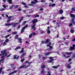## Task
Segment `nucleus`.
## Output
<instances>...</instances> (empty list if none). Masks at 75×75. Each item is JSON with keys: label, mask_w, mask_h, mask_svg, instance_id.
<instances>
[{"label": "nucleus", "mask_w": 75, "mask_h": 75, "mask_svg": "<svg viewBox=\"0 0 75 75\" xmlns=\"http://www.w3.org/2000/svg\"><path fill=\"white\" fill-rule=\"evenodd\" d=\"M26 22L27 21H24L22 24L23 25H24L25 24V23H26Z\"/></svg>", "instance_id": "8fccbe9b"}, {"label": "nucleus", "mask_w": 75, "mask_h": 75, "mask_svg": "<svg viewBox=\"0 0 75 75\" xmlns=\"http://www.w3.org/2000/svg\"><path fill=\"white\" fill-rule=\"evenodd\" d=\"M10 21H11V19H8L7 20V23H9V22H10Z\"/></svg>", "instance_id": "5fc2aeb1"}, {"label": "nucleus", "mask_w": 75, "mask_h": 75, "mask_svg": "<svg viewBox=\"0 0 75 75\" xmlns=\"http://www.w3.org/2000/svg\"><path fill=\"white\" fill-rule=\"evenodd\" d=\"M64 12V11H63L62 9H60L59 10V13L60 14H63V12Z\"/></svg>", "instance_id": "0eeeda50"}, {"label": "nucleus", "mask_w": 75, "mask_h": 75, "mask_svg": "<svg viewBox=\"0 0 75 75\" xmlns=\"http://www.w3.org/2000/svg\"><path fill=\"white\" fill-rule=\"evenodd\" d=\"M41 68L42 69H44V68H45V65H42L41 66Z\"/></svg>", "instance_id": "5701e85b"}, {"label": "nucleus", "mask_w": 75, "mask_h": 75, "mask_svg": "<svg viewBox=\"0 0 75 75\" xmlns=\"http://www.w3.org/2000/svg\"><path fill=\"white\" fill-rule=\"evenodd\" d=\"M47 32L48 34H50L51 33V31L50 30H47Z\"/></svg>", "instance_id": "79ce46f5"}, {"label": "nucleus", "mask_w": 75, "mask_h": 75, "mask_svg": "<svg viewBox=\"0 0 75 75\" xmlns=\"http://www.w3.org/2000/svg\"><path fill=\"white\" fill-rule=\"evenodd\" d=\"M11 68L12 69H16V67L14 66V65L13 64H11Z\"/></svg>", "instance_id": "39448f33"}, {"label": "nucleus", "mask_w": 75, "mask_h": 75, "mask_svg": "<svg viewBox=\"0 0 75 75\" xmlns=\"http://www.w3.org/2000/svg\"><path fill=\"white\" fill-rule=\"evenodd\" d=\"M71 25H72V23H70L69 25V27H71Z\"/></svg>", "instance_id": "052dcab7"}, {"label": "nucleus", "mask_w": 75, "mask_h": 75, "mask_svg": "<svg viewBox=\"0 0 75 75\" xmlns=\"http://www.w3.org/2000/svg\"><path fill=\"white\" fill-rule=\"evenodd\" d=\"M18 35H16L14 37L15 39H16V38H18Z\"/></svg>", "instance_id": "72a5a7b5"}, {"label": "nucleus", "mask_w": 75, "mask_h": 75, "mask_svg": "<svg viewBox=\"0 0 75 75\" xmlns=\"http://www.w3.org/2000/svg\"><path fill=\"white\" fill-rule=\"evenodd\" d=\"M17 72H18V70H15L13 71L11 73V74H15V73H16Z\"/></svg>", "instance_id": "ddd939ff"}, {"label": "nucleus", "mask_w": 75, "mask_h": 75, "mask_svg": "<svg viewBox=\"0 0 75 75\" xmlns=\"http://www.w3.org/2000/svg\"><path fill=\"white\" fill-rule=\"evenodd\" d=\"M4 8H2L1 9H0V11H4Z\"/></svg>", "instance_id": "c03bdc74"}, {"label": "nucleus", "mask_w": 75, "mask_h": 75, "mask_svg": "<svg viewBox=\"0 0 75 75\" xmlns=\"http://www.w3.org/2000/svg\"><path fill=\"white\" fill-rule=\"evenodd\" d=\"M71 23H73L74 24H75V21H72V22H71Z\"/></svg>", "instance_id": "338daca9"}, {"label": "nucleus", "mask_w": 75, "mask_h": 75, "mask_svg": "<svg viewBox=\"0 0 75 75\" xmlns=\"http://www.w3.org/2000/svg\"><path fill=\"white\" fill-rule=\"evenodd\" d=\"M65 53L66 54H67V55H71L72 54V52H65Z\"/></svg>", "instance_id": "f3484780"}, {"label": "nucleus", "mask_w": 75, "mask_h": 75, "mask_svg": "<svg viewBox=\"0 0 75 75\" xmlns=\"http://www.w3.org/2000/svg\"><path fill=\"white\" fill-rule=\"evenodd\" d=\"M24 7L25 8H28V6H25Z\"/></svg>", "instance_id": "4d7b16f0"}, {"label": "nucleus", "mask_w": 75, "mask_h": 75, "mask_svg": "<svg viewBox=\"0 0 75 75\" xmlns=\"http://www.w3.org/2000/svg\"><path fill=\"white\" fill-rule=\"evenodd\" d=\"M32 36H33V34H30L29 37V38H31L32 37Z\"/></svg>", "instance_id": "c85d7f7f"}, {"label": "nucleus", "mask_w": 75, "mask_h": 75, "mask_svg": "<svg viewBox=\"0 0 75 75\" xmlns=\"http://www.w3.org/2000/svg\"><path fill=\"white\" fill-rule=\"evenodd\" d=\"M11 53L9 54H8V55L7 56V58H8V57H10L11 56Z\"/></svg>", "instance_id": "a19ab883"}, {"label": "nucleus", "mask_w": 75, "mask_h": 75, "mask_svg": "<svg viewBox=\"0 0 75 75\" xmlns=\"http://www.w3.org/2000/svg\"><path fill=\"white\" fill-rule=\"evenodd\" d=\"M1 53H3V54H2V55H5V54H6V50L1 51Z\"/></svg>", "instance_id": "1a4fd4ad"}, {"label": "nucleus", "mask_w": 75, "mask_h": 75, "mask_svg": "<svg viewBox=\"0 0 75 75\" xmlns=\"http://www.w3.org/2000/svg\"><path fill=\"white\" fill-rule=\"evenodd\" d=\"M34 1H35V3H39V1H38L37 0H34Z\"/></svg>", "instance_id": "de8ad7c7"}, {"label": "nucleus", "mask_w": 75, "mask_h": 75, "mask_svg": "<svg viewBox=\"0 0 75 75\" xmlns=\"http://www.w3.org/2000/svg\"><path fill=\"white\" fill-rule=\"evenodd\" d=\"M26 67V65H23L22 66H21L20 67H19V68L20 69H21V68H25V67Z\"/></svg>", "instance_id": "9b49d317"}, {"label": "nucleus", "mask_w": 75, "mask_h": 75, "mask_svg": "<svg viewBox=\"0 0 75 75\" xmlns=\"http://www.w3.org/2000/svg\"><path fill=\"white\" fill-rule=\"evenodd\" d=\"M67 68H69V69H71V66L70 65H69V64H67Z\"/></svg>", "instance_id": "dca6fc26"}, {"label": "nucleus", "mask_w": 75, "mask_h": 75, "mask_svg": "<svg viewBox=\"0 0 75 75\" xmlns=\"http://www.w3.org/2000/svg\"><path fill=\"white\" fill-rule=\"evenodd\" d=\"M24 31H25V27H23L21 31V33L22 34L23 32H24Z\"/></svg>", "instance_id": "423d86ee"}, {"label": "nucleus", "mask_w": 75, "mask_h": 75, "mask_svg": "<svg viewBox=\"0 0 75 75\" xmlns=\"http://www.w3.org/2000/svg\"><path fill=\"white\" fill-rule=\"evenodd\" d=\"M13 57V59H16V55H14Z\"/></svg>", "instance_id": "0e129e2a"}, {"label": "nucleus", "mask_w": 75, "mask_h": 75, "mask_svg": "<svg viewBox=\"0 0 75 75\" xmlns=\"http://www.w3.org/2000/svg\"><path fill=\"white\" fill-rule=\"evenodd\" d=\"M70 17L72 18H75V15L72 13H70Z\"/></svg>", "instance_id": "20e7f679"}, {"label": "nucleus", "mask_w": 75, "mask_h": 75, "mask_svg": "<svg viewBox=\"0 0 75 75\" xmlns=\"http://www.w3.org/2000/svg\"><path fill=\"white\" fill-rule=\"evenodd\" d=\"M51 42H50L49 44H48L47 45V47H50V45H51Z\"/></svg>", "instance_id": "7c9ffc66"}, {"label": "nucleus", "mask_w": 75, "mask_h": 75, "mask_svg": "<svg viewBox=\"0 0 75 75\" xmlns=\"http://www.w3.org/2000/svg\"><path fill=\"white\" fill-rule=\"evenodd\" d=\"M64 18L65 17L64 16H62L60 18V19H61V20H64Z\"/></svg>", "instance_id": "c9c22d12"}, {"label": "nucleus", "mask_w": 75, "mask_h": 75, "mask_svg": "<svg viewBox=\"0 0 75 75\" xmlns=\"http://www.w3.org/2000/svg\"><path fill=\"white\" fill-rule=\"evenodd\" d=\"M59 67H60V65H58L57 66H54L52 67V68H53L54 69H57V68H58Z\"/></svg>", "instance_id": "6e6552de"}, {"label": "nucleus", "mask_w": 75, "mask_h": 75, "mask_svg": "<svg viewBox=\"0 0 75 75\" xmlns=\"http://www.w3.org/2000/svg\"><path fill=\"white\" fill-rule=\"evenodd\" d=\"M41 73H42V74H45V70L44 69L42 70L41 71Z\"/></svg>", "instance_id": "bb28decb"}, {"label": "nucleus", "mask_w": 75, "mask_h": 75, "mask_svg": "<svg viewBox=\"0 0 75 75\" xmlns=\"http://www.w3.org/2000/svg\"><path fill=\"white\" fill-rule=\"evenodd\" d=\"M14 7H15L14 5H12L11 6L9 7L10 10H12V8Z\"/></svg>", "instance_id": "4468645a"}, {"label": "nucleus", "mask_w": 75, "mask_h": 75, "mask_svg": "<svg viewBox=\"0 0 75 75\" xmlns=\"http://www.w3.org/2000/svg\"><path fill=\"white\" fill-rule=\"evenodd\" d=\"M31 4H35V2H34V1H32L31 2Z\"/></svg>", "instance_id": "c756f323"}, {"label": "nucleus", "mask_w": 75, "mask_h": 75, "mask_svg": "<svg viewBox=\"0 0 75 75\" xmlns=\"http://www.w3.org/2000/svg\"><path fill=\"white\" fill-rule=\"evenodd\" d=\"M54 57H49V59H52L54 58Z\"/></svg>", "instance_id": "13d9d810"}, {"label": "nucleus", "mask_w": 75, "mask_h": 75, "mask_svg": "<svg viewBox=\"0 0 75 75\" xmlns=\"http://www.w3.org/2000/svg\"><path fill=\"white\" fill-rule=\"evenodd\" d=\"M71 10H72L73 11H75V7H73L71 8Z\"/></svg>", "instance_id": "cd10ccee"}, {"label": "nucleus", "mask_w": 75, "mask_h": 75, "mask_svg": "<svg viewBox=\"0 0 75 75\" xmlns=\"http://www.w3.org/2000/svg\"><path fill=\"white\" fill-rule=\"evenodd\" d=\"M32 24H36V23L38 22V19H34L32 20Z\"/></svg>", "instance_id": "f03ea898"}, {"label": "nucleus", "mask_w": 75, "mask_h": 75, "mask_svg": "<svg viewBox=\"0 0 75 75\" xmlns=\"http://www.w3.org/2000/svg\"><path fill=\"white\" fill-rule=\"evenodd\" d=\"M39 17V15L38 14H37L35 16V18H36V17Z\"/></svg>", "instance_id": "a18cd8bd"}, {"label": "nucleus", "mask_w": 75, "mask_h": 75, "mask_svg": "<svg viewBox=\"0 0 75 75\" xmlns=\"http://www.w3.org/2000/svg\"><path fill=\"white\" fill-rule=\"evenodd\" d=\"M42 59H47V57H42Z\"/></svg>", "instance_id": "ea45409f"}, {"label": "nucleus", "mask_w": 75, "mask_h": 75, "mask_svg": "<svg viewBox=\"0 0 75 75\" xmlns=\"http://www.w3.org/2000/svg\"><path fill=\"white\" fill-rule=\"evenodd\" d=\"M24 60H25V59H22L21 60V62H23Z\"/></svg>", "instance_id": "09e8293b"}, {"label": "nucleus", "mask_w": 75, "mask_h": 75, "mask_svg": "<svg viewBox=\"0 0 75 75\" xmlns=\"http://www.w3.org/2000/svg\"><path fill=\"white\" fill-rule=\"evenodd\" d=\"M42 55H38V57L40 59V58H41V57H42Z\"/></svg>", "instance_id": "58836bf2"}, {"label": "nucleus", "mask_w": 75, "mask_h": 75, "mask_svg": "<svg viewBox=\"0 0 75 75\" xmlns=\"http://www.w3.org/2000/svg\"><path fill=\"white\" fill-rule=\"evenodd\" d=\"M75 50V49L72 46H71L69 48L70 51H74Z\"/></svg>", "instance_id": "9d476101"}, {"label": "nucleus", "mask_w": 75, "mask_h": 75, "mask_svg": "<svg viewBox=\"0 0 75 75\" xmlns=\"http://www.w3.org/2000/svg\"><path fill=\"white\" fill-rule=\"evenodd\" d=\"M19 24L18 23H15L14 22H12L11 23V24L5 23L4 24V25L5 26H10V25H12V28H14L16 27L15 25H17Z\"/></svg>", "instance_id": "f257e3e1"}, {"label": "nucleus", "mask_w": 75, "mask_h": 75, "mask_svg": "<svg viewBox=\"0 0 75 75\" xmlns=\"http://www.w3.org/2000/svg\"><path fill=\"white\" fill-rule=\"evenodd\" d=\"M56 5L55 4H52V7H54V6H55Z\"/></svg>", "instance_id": "37998d69"}, {"label": "nucleus", "mask_w": 75, "mask_h": 75, "mask_svg": "<svg viewBox=\"0 0 75 75\" xmlns=\"http://www.w3.org/2000/svg\"><path fill=\"white\" fill-rule=\"evenodd\" d=\"M71 57L72 58H74L75 57V54H74V55H72Z\"/></svg>", "instance_id": "e433bc0d"}, {"label": "nucleus", "mask_w": 75, "mask_h": 75, "mask_svg": "<svg viewBox=\"0 0 75 75\" xmlns=\"http://www.w3.org/2000/svg\"><path fill=\"white\" fill-rule=\"evenodd\" d=\"M32 35H36L37 33H35V32H33V33H32Z\"/></svg>", "instance_id": "4c0bfd02"}, {"label": "nucleus", "mask_w": 75, "mask_h": 75, "mask_svg": "<svg viewBox=\"0 0 75 75\" xmlns=\"http://www.w3.org/2000/svg\"><path fill=\"white\" fill-rule=\"evenodd\" d=\"M39 31L40 33V34H43L44 33V31H43V30H42V29H40L39 30Z\"/></svg>", "instance_id": "f8f14e48"}, {"label": "nucleus", "mask_w": 75, "mask_h": 75, "mask_svg": "<svg viewBox=\"0 0 75 75\" xmlns=\"http://www.w3.org/2000/svg\"><path fill=\"white\" fill-rule=\"evenodd\" d=\"M70 32H71V33H73L74 31V30H73L71 29Z\"/></svg>", "instance_id": "6e6d98bb"}, {"label": "nucleus", "mask_w": 75, "mask_h": 75, "mask_svg": "<svg viewBox=\"0 0 75 75\" xmlns=\"http://www.w3.org/2000/svg\"><path fill=\"white\" fill-rule=\"evenodd\" d=\"M28 62V61H26L24 63L26 64H27Z\"/></svg>", "instance_id": "774afa93"}, {"label": "nucleus", "mask_w": 75, "mask_h": 75, "mask_svg": "<svg viewBox=\"0 0 75 75\" xmlns=\"http://www.w3.org/2000/svg\"><path fill=\"white\" fill-rule=\"evenodd\" d=\"M33 25L32 26V28L33 29L34 28H35V27L36 25V24H33Z\"/></svg>", "instance_id": "a878e982"}, {"label": "nucleus", "mask_w": 75, "mask_h": 75, "mask_svg": "<svg viewBox=\"0 0 75 75\" xmlns=\"http://www.w3.org/2000/svg\"><path fill=\"white\" fill-rule=\"evenodd\" d=\"M25 55V53H23L22 54V57H24Z\"/></svg>", "instance_id": "bf43d9fd"}, {"label": "nucleus", "mask_w": 75, "mask_h": 75, "mask_svg": "<svg viewBox=\"0 0 75 75\" xmlns=\"http://www.w3.org/2000/svg\"><path fill=\"white\" fill-rule=\"evenodd\" d=\"M22 4L23 5H26V4L25 3H24V2H22Z\"/></svg>", "instance_id": "69168bd1"}, {"label": "nucleus", "mask_w": 75, "mask_h": 75, "mask_svg": "<svg viewBox=\"0 0 75 75\" xmlns=\"http://www.w3.org/2000/svg\"><path fill=\"white\" fill-rule=\"evenodd\" d=\"M10 35H11V34H8V35H7L5 37V38H7L8 37H9V36H10Z\"/></svg>", "instance_id": "473e14b6"}, {"label": "nucleus", "mask_w": 75, "mask_h": 75, "mask_svg": "<svg viewBox=\"0 0 75 75\" xmlns=\"http://www.w3.org/2000/svg\"><path fill=\"white\" fill-rule=\"evenodd\" d=\"M17 33L18 32L17 31L14 32L12 33V35H16L17 34Z\"/></svg>", "instance_id": "412c9836"}, {"label": "nucleus", "mask_w": 75, "mask_h": 75, "mask_svg": "<svg viewBox=\"0 0 75 75\" xmlns=\"http://www.w3.org/2000/svg\"><path fill=\"white\" fill-rule=\"evenodd\" d=\"M54 59H52L48 61V63H51L52 62V65H53L54 64Z\"/></svg>", "instance_id": "7ed1b4c3"}, {"label": "nucleus", "mask_w": 75, "mask_h": 75, "mask_svg": "<svg viewBox=\"0 0 75 75\" xmlns=\"http://www.w3.org/2000/svg\"><path fill=\"white\" fill-rule=\"evenodd\" d=\"M18 49H21V47L18 46L16 47V48L15 49V50H17Z\"/></svg>", "instance_id": "a211bd4d"}, {"label": "nucleus", "mask_w": 75, "mask_h": 75, "mask_svg": "<svg viewBox=\"0 0 75 75\" xmlns=\"http://www.w3.org/2000/svg\"><path fill=\"white\" fill-rule=\"evenodd\" d=\"M18 39L19 42L20 43H22V41H21L22 39L21 38H19V39Z\"/></svg>", "instance_id": "aec40b11"}, {"label": "nucleus", "mask_w": 75, "mask_h": 75, "mask_svg": "<svg viewBox=\"0 0 75 75\" xmlns=\"http://www.w3.org/2000/svg\"><path fill=\"white\" fill-rule=\"evenodd\" d=\"M48 42H49V40H48V39H47L46 40V41L45 42V44H47V43H48Z\"/></svg>", "instance_id": "2f4dec72"}, {"label": "nucleus", "mask_w": 75, "mask_h": 75, "mask_svg": "<svg viewBox=\"0 0 75 75\" xmlns=\"http://www.w3.org/2000/svg\"><path fill=\"white\" fill-rule=\"evenodd\" d=\"M50 49H47V50H48V51H50V50H51L52 48V47L51 46H50Z\"/></svg>", "instance_id": "393cba45"}, {"label": "nucleus", "mask_w": 75, "mask_h": 75, "mask_svg": "<svg viewBox=\"0 0 75 75\" xmlns=\"http://www.w3.org/2000/svg\"><path fill=\"white\" fill-rule=\"evenodd\" d=\"M24 52V50H21L19 52V53H23Z\"/></svg>", "instance_id": "864d4df0"}, {"label": "nucleus", "mask_w": 75, "mask_h": 75, "mask_svg": "<svg viewBox=\"0 0 75 75\" xmlns=\"http://www.w3.org/2000/svg\"><path fill=\"white\" fill-rule=\"evenodd\" d=\"M8 3H9V4H12V0H7Z\"/></svg>", "instance_id": "6ab92c4d"}, {"label": "nucleus", "mask_w": 75, "mask_h": 75, "mask_svg": "<svg viewBox=\"0 0 75 75\" xmlns=\"http://www.w3.org/2000/svg\"><path fill=\"white\" fill-rule=\"evenodd\" d=\"M20 25H18L17 28V30H19L20 29Z\"/></svg>", "instance_id": "3c124183"}, {"label": "nucleus", "mask_w": 75, "mask_h": 75, "mask_svg": "<svg viewBox=\"0 0 75 75\" xmlns=\"http://www.w3.org/2000/svg\"><path fill=\"white\" fill-rule=\"evenodd\" d=\"M28 5L29 6H34L33 4H29Z\"/></svg>", "instance_id": "e2e57ef3"}, {"label": "nucleus", "mask_w": 75, "mask_h": 75, "mask_svg": "<svg viewBox=\"0 0 75 75\" xmlns=\"http://www.w3.org/2000/svg\"><path fill=\"white\" fill-rule=\"evenodd\" d=\"M4 58H2L1 59H0V64H1V63H0V62H1L2 63H3V62H4Z\"/></svg>", "instance_id": "2eb2a0df"}, {"label": "nucleus", "mask_w": 75, "mask_h": 75, "mask_svg": "<svg viewBox=\"0 0 75 75\" xmlns=\"http://www.w3.org/2000/svg\"><path fill=\"white\" fill-rule=\"evenodd\" d=\"M46 1V0H42L41 1V3H45Z\"/></svg>", "instance_id": "f704fd0d"}, {"label": "nucleus", "mask_w": 75, "mask_h": 75, "mask_svg": "<svg viewBox=\"0 0 75 75\" xmlns=\"http://www.w3.org/2000/svg\"><path fill=\"white\" fill-rule=\"evenodd\" d=\"M8 41H9V40H8V39H6L5 40V42H8Z\"/></svg>", "instance_id": "49530a36"}, {"label": "nucleus", "mask_w": 75, "mask_h": 75, "mask_svg": "<svg viewBox=\"0 0 75 75\" xmlns=\"http://www.w3.org/2000/svg\"><path fill=\"white\" fill-rule=\"evenodd\" d=\"M59 26H60V25H59V24H58V22H57L56 23L57 27V28H59Z\"/></svg>", "instance_id": "b1692460"}, {"label": "nucleus", "mask_w": 75, "mask_h": 75, "mask_svg": "<svg viewBox=\"0 0 75 75\" xmlns=\"http://www.w3.org/2000/svg\"><path fill=\"white\" fill-rule=\"evenodd\" d=\"M49 6V7H52V4L50 3Z\"/></svg>", "instance_id": "680f3d73"}, {"label": "nucleus", "mask_w": 75, "mask_h": 75, "mask_svg": "<svg viewBox=\"0 0 75 75\" xmlns=\"http://www.w3.org/2000/svg\"><path fill=\"white\" fill-rule=\"evenodd\" d=\"M25 27V28H27V27H28V25H25V26H24V27Z\"/></svg>", "instance_id": "603ef678"}, {"label": "nucleus", "mask_w": 75, "mask_h": 75, "mask_svg": "<svg viewBox=\"0 0 75 75\" xmlns=\"http://www.w3.org/2000/svg\"><path fill=\"white\" fill-rule=\"evenodd\" d=\"M50 54H51V53L48 52L45 54V56H48V55H50Z\"/></svg>", "instance_id": "4be33fe9"}]
</instances>
